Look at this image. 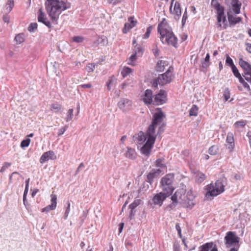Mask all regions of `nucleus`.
<instances>
[{"mask_svg": "<svg viewBox=\"0 0 251 251\" xmlns=\"http://www.w3.org/2000/svg\"><path fill=\"white\" fill-rule=\"evenodd\" d=\"M211 5L216 10L218 27L220 29H226L227 26V22L224 14V7L220 5L217 0H211Z\"/></svg>", "mask_w": 251, "mask_h": 251, "instance_id": "nucleus-4", "label": "nucleus"}, {"mask_svg": "<svg viewBox=\"0 0 251 251\" xmlns=\"http://www.w3.org/2000/svg\"><path fill=\"white\" fill-rule=\"evenodd\" d=\"M185 191L183 189H179L176 191L175 193L171 197L172 203L166 207V210L171 211L173 209L178 203H182L185 198Z\"/></svg>", "mask_w": 251, "mask_h": 251, "instance_id": "nucleus-8", "label": "nucleus"}, {"mask_svg": "<svg viewBox=\"0 0 251 251\" xmlns=\"http://www.w3.org/2000/svg\"><path fill=\"white\" fill-rule=\"evenodd\" d=\"M226 64L230 66L231 67L234 65L232 59L227 55H226Z\"/></svg>", "mask_w": 251, "mask_h": 251, "instance_id": "nucleus-50", "label": "nucleus"}, {"mask_svg": "<svg viewBox=\"0 0 251 251\" xmlns=\"http://www.w3.org/2000/svg\"><path fill=\"white\" fill-rule=\"evenodd\" d=\"M174 175L169 174L162 178L161 180V188L162 191L170 195L175 189L173 185Z\"/></svg>", "mask_w": 251, "mask_h": 251, "instance_id": "nucleus-5", "label": "nucleus"}, {"mask_svg": "<svg viewBox=\"0 0 251 251\" xmlns=\"http://www.w3.org/2000/svg\"><path fill=\"white\" fill-rule=\"evenodd\" d=\"M51 197V204L48 205L45 208H43L42 211L43 212L48 213L51 210L55 209L57 206V196L56 195L52 194L50 195Z\"/></svg>", "mask_w": 251, "mask_h": 251, "instance_id": "nucleus-14", "label": "nucleus"}, {"mask_svg": "<svg viewBox=\"0 0 251 251\" xmlns=\"http://www.w3.org/2000/svg\"><path fill=\"white\" fill-rule=\"evenodd\" d=\"M14 5V1L13 0H8L5 6V8L7 12H10L11 11Z\"/></svg>", "mask_w": 251, "mask_h": 251, "instance_id": "nucleus-34", "label": "nucleus"}, {"mask_svg": "<svg viewBox=\"0 0 251 251\" xmlns=\"http://www.w3.org/2000/svg\"><path fill=\"white\" fill-rule=\"evenodd\" d=\"M69 2L56 0L52 1H46L45 7L49 16L53 22L57 24L59 15L64 10L70 7Z\"/></svg>", "mask_w": 251, "mask_h": 251, "instance_id": "nucleus-2", "label": "nucleus"}, {"mask_svg": "<svg viewBox=\"0 0 251 251\" xmlns=\"http://www.w3.org/2000/svg\"><path fill=\"white\" fill-rule=\"evenodd\" d=\"M247 136L249 138V143H250V144L251 145V131H249L248 133H247Z\"/></svg>", "mask_w": 251, "mask_h": 251, "instance_id": "nucleus-64", "label": "nucleus"}, {"mask_svg": "<svg viewBox=\"0 0 251 251\" xmlns=\"http://www.w3.org/2000/svg\"><path fill=\"white\" fill-rule=\"evenodd\" d=\"M38 25L36 23H31L28 28V30L30 32H33L35 29H37Z\"/></svg>", "mask_w": 251, "mask_h": 251, "instance_id": "nucleus-47", "label": "nucleus"}, {"mask_svg": "<svg viewBox=\"0 0 251 251\" xmlns=\"http://www.w3.org/2000/svg\"><path fill=\"white\" fill-rule=\"evenodd\" d=\"M165 115L160 109H157L153 115L151 124L149 126L145 134L143 131H140L137 137L139 144H145L140 148L142 154L148 156L153 148L155 139L158 134H161L164 131L165 124L163 121Z\"/></svg>", "mask_w": 251, "mask_h": 251, "instance_id": "nucleus-1", "label": "nucleus"}, {"mask_svg": "<svg viewBox=\"0 0 251 251\" xmlns=\"http://www.w3.org/2000/svg\"><path fill=\"white\" fill-rule=\"evenodd\" d=\"M230 4L233 12L235 14H239L242 5L241 2L239 0H231Z\"/></svg>", "mask_w": 251, "mask_h": 251, "instance_id": "nucleus-18", "label": "nucleus"}, {"mask_svg": "<svg viewBox=\"0 0 251 251\" xmlns=\"http://www.w3.org/2000/svg\"><path fill=\"white\" fill-rule=\"evenodd\" d=\"M174 13L177 16H180L181 14L180 5L178 2H176L175 3Z\"/></svg>", "mask_w": 251, "mask_h": 251, "instance_id": "nucleus-30", "label": "nucleus"}, {"mask_svg": "<svg viewBox=\"0 0 251 251\" xmlns=\"http://www.w3.org/2000/svg\"><path fill=\"white\" fill-rule=\"evenodd\" d=\"M227 19L229 24L231 25H235L240 22L242 20L241 18L235 17L228 12L227 13Z\"/></svg>", "mask_w": 251, "mask_h": 251, "instance_id": "nucleus-23", "label": "nucleus"}, {"mask_svg": "<svg viewBox=\"0 0 251 251\" xmlns=\"http://www.w3.org/2000/svg\"><path fill=\"white\" fill-rule=\"evenodd\" d=\"M84 167V164L83 163H81L78 167H77L76 171H75V176L77 175L79 172H80V170L81 169V168H83Z\"/></svg>", "mask_w": 251, "mask_h": 251, "instance_id": "nucleus-59", "label": "nucleus"}, {"mask_svg": "<svg viewBox=\"0 0 251 251\" xmlns=\"http://www.w3.org/2000/svg\"><path fill=\"white\" fill-rule=\"evenodd\" d=\"M209 244H211L209 246V251H218V249L217 246L213 243V242H209Z\"/></svg>", "mask_w": 251, "mask_h": 251, "instance_id": "nucleus-52", "label": "nucleus"}, {"mask_svg": "<svg viewBox=\"0 0 251 251\" xmlns=\"http://www.w3.org/2000/svg\"><path fill=\"white\" fill-rule=\"evenodd\" d=\"M193 197L192 196H190V198H187V200H189L187 201V200L184 199L183 202H182V204H183L184 206H185L187 208H189L190 209H192V207L195 205V203L193 202V201L192 200H190V199H193Z\"/></svg>", "mask_w": 251, "mask_h": 251, "instance_id": "nucleus-26", "label": "nucleus"}, {"mask_svg": "<svg viewBox=\"0 0 251 251\" xmlns=\"http://www.w3.org/2000/svg\"><path fill=\"white\" fill-rule=\"evenodd\" d=\"M218 148L216 146H212L208 150V153L212 155L216 154Z\"/></svg>", "mask_w": 251, "mask_h": 251, "instance_id": "nucleus-38", "label": "nucleus"}, {"mask_svg": "<svg viewBox=\"0 0 251 251\" xmlns=\"http://www.w3.org/2000/svg\"><path fill=\"white\" fill-rule=\"evenodd\" d=\"M135 51H137V54H142L143 50H142V49L141 48V47L140 46H136L135 47Z\"/></svg>", "mask_w": 251, "mask_h": 251, "instance_id": "nucleus-57", "label": "nucleus"}, {"mask_svg": "<svg viewBox=\"0 0 251 251\" xmlns=\"http://www.w3.org/2000/svg\"><path fill=\"white\" fill-rule=\"evenodd\" d=\"M95 65L94 64H89L87 66V69L88 72H93L95 69Z\"/></svg>", "mask_w": 251, "mask_h": 251, "instance_id": "nucleus-54", "label": "nucleus"}, {"mask_svg": "<svg viewBox=\"0 0 251 251\" xmlns=\"http://www.w3.org/2000/svg\"><path fill=\"white\" fill-rule=\"evenodd\" d=\"M137 55V51H135L134 53L130 56L128 60L127 63L129 65H132V62L136 59V55Z\"/></svg>", "mask_w": 251, "mask_h": 251, "instance_id": "nucleus-45", "label": "nucleus"}, {"mask_svg": "<svg viewBox=\"0 0 251 251\" xmlns=\"http://www.w3.org/2000/svg\"><path fill=\"white\" fill-rule=\"evenodd\" d=\"M168 62L164 60H159L157 63L156 66V70L158 72H163L164 70L165 67L167 66Z\"/></svg>", "mask_w": 251, "mask_h": 251, "instance_id": "nucleus-24", "label": "nucleus"}, {"mask_svg": "<svg viewBox=\"0 0 251 251\" xmlns=\"http://www.w3.org/2000/svg\"><path fill=\"white\" fill-rule=\"evenodd\" d=\"M198 107L196 105H193L189 111L190 116H196L198 115Z\"/></svg>", "mask_w": 251, "mask_h": 251, "instance_id": "nucleus-35", "label": "nucleus"}, {"mask_svg": "<svg viewBox=\"0 0 251 251\" xmlns=\"http://www.w3.org/2000/svg\"><path fill=\"white\" fill-rule=\"evenodd\" d=\"M132 73V70L129 67H124L121 72L123 77H125Z\"/></svg>", "mask_w": 251, "mask_h": 251, "instance_id": "nucleus-32", "label": "nucleus"}, {"mask_svg": "<svg viewBox=\"0 0 251 251\" xmlns=\"http://www.w3.org/2000/svg\"><path fill=\"white\" fill-rule=\"evenodd\" d=\"M15 40L18 44H21L24 41L23 34H18L15 37Z\"/></svg>", "mask_w": 251, "mask_h": 251, "instance_id": "nucleus-46", "label": "nucleus"}, {"mask_svg": "<svg viewBox=\"0 0 251 251\" xmlns=\"http://www.w3.org/2000/svg\"><path fill=\"white\" fill-rule=\"evenodd\" d=\"M246 50L250 53H251V44L250 43H246Z\"/></svg>", "mask_w": 251, "mask_h": 251, "instance_id": "nucleus-60", "label": "nucleus"}, {"mask_svg": "<svg viewBox=\"0 0 251 251\" xmlns=\"http://www.w3.org/2000/svg\"><path fill=\"white\" fill-rule=\"evenodd\" d=\"M67 128H68V126H65L63 127H62L61 128H60L59 129L58 133H57L58 136H61L62 134H63L64 133V132L66 131V130H67Z\"/></svg>", "mask_w": 251, "mask_h": 251, "instance_id": "nucleus-51", "label": "nucleus"}, {"mask_svg": "<svg viewBox=\"0 0 251 251\" xmlns=\"http://www.w3.org/2000/svg\"><path fill=\"white\" fill-rule=\"evenodd\" d=\"M73 111H74V109L72 108L69 109L68 110L67 113L66 118H65L66 122H68L72 120V119L73 118Z\"/></svg>", "mask_w": 251, "mask_h": 251, "instance_id": "nucleus-39", "label": "nucleus"}, {"mask_svg": "<svg viewBox=\"0 0 251 251\" xmlns=\"http://www.w3.org/2000/svg\"><path fill=\"white\" fill-rule=\"evenodd\" d=\"M161 171L159 169H152L147 175L148 181L151 184L154 178L158 176L161 173Z\"/></svg>", "mask_w": 251, "mask_h": 251, "instance_id": "nucleus-20", "label": "nucleus"}, {"mask_svg": "<svg viewBox=\"0 0 251 251\" xmlns=\"http://www.w3.org/2000/svg\"><path fill=\"white\" fill-rule=\"evenodd\" d=\"M38 21L39 22L43 23L49 28H51V25L50 22L47 19L46 15L42 7L39 9L38 12Z\"/></svg>", "mask_w": 251, "mask_h": 251, "instance_id": "nucleus-13", "label": "nucleus"}, {"mask_svg": "<svg viewBox=\"0 0 251 251\" xmlns=\"http://www.w3.org/2000/svg\"><path fill=\"white\" fill-rule=\"evenodd\" d=\"M239 64L240 67L243 69V72L251 70V65L248 62L244 61L242 58H239Z\"/></svg>", "mask_w": 251, "mask_h": 251, "instance_id": "nucleus-22", "label": "nucleus"}, {"mask_svg": "<svg viewBox=\"0 0 251 251\" xmlns=\"http://www.w3.org/2000/svg\"><path fill=\"white\" fill-rule=\"evenodd\" d=\"M56 159V155L54 152L52 151H48L44 152L40 159V162L41 163H45L49 159L53 160Z\"/></svg>", "mask_w": 251, "mask_h": 251, "instance_id": "nucleus-15", "label": "nucleus"}, {"mask_svg": "<svg viewBox=\"0 0 251 251\" xmlns=\"http://www.w3.org/2000/svg\"><path fill=\"white\" fill-rule=\"evenodd\" d=\"M91 84L90 83L85 84L81 85V87L83 88H90L91 87Z\"/></svg>", "mask_w": 251, "mask_h": 251, "instance_id": "nucleus-63", "label": "nucleus"}, {"mask_svg": "<svg viewBox=\"0 0 251 251\" xmlns=\"http://www.w3.org/2000/svg\"><path fill=\"white\" fill-rule=\"evenodd\" d=\"M157 31L160 35V40L163 44H167L168 45L176 47L177 39L165 19L158 24Z\"/></svg>", "mask_w": 251, "mask_h": 251, "instance_id": "nucleus-3", "label": "nucleus"}, {"mask_svg": "<svg viewBox=\"0 0 251 251\" xmlns=\"http://www.w3.org/2000/svg\"><path fill=\"white\" fill-rule=\"evenodd\" d=\"M50 110L56 113H61L62 106L58 103L52 104L50 105Z\"/></svg>", "mask_w": 251, "mask_h": 251, "instance_id": "nucleus-27", "label": "nucleus"}, {"mask_svg": "<svg viewBox=\"0 0 251 251\" xmlns=\"http://www.w3.org/2000/svg\"><path fill=\"white\" fill-rule=\"evenodd\" d=\"M211 244H209V243H206L202 246H201L199 247V251H209V246Z\"/></svg>", "mask_w": 251, "mask_h": 251, "instance_id": "nucleus-42", "label": "nucleus"}, {"mask_svg": "<svg viewBox=\"0 0 251 251\" xmlns=\"http://www.w3.org/2000/svg\"><path fill=\"white\" fill-rule=\"evenodd\" d=\"M246 121H237L234 125L235 128L243 127L246 125Z\"/></svg>", "mask_w": 251, "mask_h": 251, "instance_id": "nucleus-41", "label": "nucleus"}, {"mask_svg": "<svg viewBox=\"0 0 251 251\" xmlns=\"http://www.w3.org/2000/svg\"><path fill=\"white\" fill-rule=\"evenodd\" d=\"M132 105L131 100L126 98H122L118 103L119 108L124 112L129 110Z\"/></svg>", "mask_w": 251, "mask_h": 251, "instance_id": "nucleus-11", "label": "nucleus"}, {"mask_svg": "<svg viewBox=\"0 0 251 251\" xmlns=\"http://www.w3.org/2000/svg\"><path fill=\"white\" fill-rule=\"evenodd\" d=\"M126 156L130 159H134L136 157L135 150L130 148H127V150L125 153Z\"/></svg>", "mask_w": 251, "mask_h": 251, "instance_id": "nucleus-25", "label": "nucleus"}, {"mask_svg": "<svg viewBox=\"0 0 251 251\" xmlns=\"http://www.w3.org/2000/svg\"><path fill=\"white\" fill-rule=\"evenodd\" d=\"M98 44H102V45H106L108 43V40L106 37L104 36H101L99 37L97 40Z\"/></svg>", "mask_w": 251, "mask_h": 251, "instance_id": "nucleus-31", "label": "nucleus"}, {"mask_svg": "<svg viewBox=\"0 0 251 251\" xmlns=\"http://www.w3.org/2000/svg\"><path fill=\"white\" fill-rule=\"evenodd\" d=\"M155 166L157 167L161 168H164L165 167L164 164V159L159 158L156 160Z\"/></svg>", "mask_w": 251, "mask_h": 251, "instance_id": "nucleus-40", "label": "nucleus"}, {"mask_svg": "<svg viewBox=\"0 0 251 251\" xmlns=\"http://www.w3.org/2000/svg\"><path fill=\"white\" fill-rule=\"evenodd\" d=\"M72 40L75 42L80 43H82L84 41V37L82 36H74L72 38Z\"/></svg>", "mask_w": 251, "mask_h": 251, "instance_id": "nucleus-48", "label": "nucleus"}, {"mask_svg": "<svg viewBox=\"0 0 251 251\" xmlns=\"http://www.w3.org/2000/svg\"><path fill=\"white\" fill-rule=\"evenodd\" d=\"M152 93L150 89L145 91L144 95L143 98L144 102L146 104H153V100L152 99Z\"/></svg>", "mask_w": 251, "mask_h": 251, "instance_id": "nucleus-17", "label": "nucleus"}, {"mask_svg": "<svg viewBox=\"0 0 251 251\" xmlns=\"http://www.w3.org/2000/svg\"><path fill=\"white\" fill-rule=\"evenodd\" d=\"M187 19V14L186 11H185L183 14V16L182 19V23L183 24L185 22Z\"/></svg>", "mask_w": 251, "mask_h": 251, "instance_id": "nucleus-61", "label": "nucleus"}, {"mask_svg": "<svg viewBox=\"0 0 251 251\" xmlns=\"http://www.w3.org/2000/svg\"><path fill=\"white\" fill-rule=\"evenodd\" d=\"M226 240V247H230L234 244L239 243V237L237 236L235 233L232 231H229L227 233L225 237Z\"/></svg>", "mask_w": 251, "mask_h": 251, "instance_id": "nucleus-10", "label": "nucleus"}, {"mask_svg": "<svg viewBox=\"0 0 251 251\" xmlns=\"http://www.w3.org/2000/svg\"><path fill=\"white\" fill-rule=\"evenodd\" d=\"M242 75L245 78L246 80L251 83V70L246 72H243Z\"/></svg>", "mask_w": 251, "mask_h": 251, "instance_id": "nucleus-36", "label": "nucleus"}, {"mask_svg": "<svg viewBox=\"0 0 251 251\" xmlns=\"http://www.w3.org/2000/svg\"><path fill=\"white\" fill-rule=\"evenodd\" d=\"M9 17L6 15H4L3 17V20L5 23H9Z\"/></svg>", "mask_w": 251, "mask_h": 251, "instance_id": "nucleus-62", "label": "nucleus"}, {"mask_svg": "<svg viewBox=\"0 0 251 251\" xmlns=\"http://www.w3.org/2000/svg\"><path fill=\"white\" fill-rule=\"evenodd\" d=\"M196 177V180L199 183L202 182L206 178L205 175L201 172L197 173Z\"/></svg>", "mask_w": 251, "mask_h": 251, "instance_id": "nucleus-33", "label": "nucleus"}, {"mask_svg": "<svg viewBox=\"0 0 251 251\" xmlns=\"http://www.w3.org/2000/svg\"><path fill=\"white\" fill-rule=\"evenodd\" d=\"M152 52L155 57H158L159 55V50L156 47L152 49Z\"/></svg>", "mask_w": 251, "mask_h": 251, "instance_id": "nucleus-55", "label": "nucleus"}, {"mask_svg": "<svg viewBox=\"0 0 251 251\" xmlns=\"http://www.w3.org/2000/svg\"><path fill=\"white\" fill-rule=\"evenodd\" d=\"M167 94L165 91L161 90L159 93L155 95L154 100L153 104L161 105L165 103L167 100Z\"/></svg>", "mask_w": 251, "mask_h": 251, "instance_id": "nucleus-12", "label": "nucleus"}, {"mask_svg": "<svg viewBox=\"0 0 251 251\" xmlns=\"http://www.w3.org/2000/svg\"><path fill=\"white\" fill-rule=\"evenodd\" d=\"M30 141L31 140L29 138H26L23 140L21 143V147L22 148L27 147L30 143Z\"/></svg>", "mask_w": 251, "mask_h": 251, "instance_id": "nucleus-43", "label": "nucleus"}, {"mask_svg": "<svg viewBox=\"0 0 251 251\" xmlns=\"http://www.w3.org/2000/svg\"><path fill=\"white\" fill-rule=\"evenodd\" d=\"M231 68L234 76L238 79L239 82L243 84L244 87L245 88L249 87V85L246 82H245L244 78L239 72V71L236 68V67L235 65H234L233 66H232Z\"/></svg>", "mask_w": 251, "mask_h": 251, "instance_id": "nucleus-16", "label": "nucleus"}, {"mask_svg": "<svg viewBox=\"0 0 251 251\" xmlns=\"http://www.w3.org/2000/svg\"><path fill=\"white\" fill-rule=\"evenodd\" d=\"M140 202L141 200L140 199L135 200L134 201L129 205V208L131 209V211H132L133 209L138 206L140 204Z\"/></svg>", "mask_w": 251, "mask_h": 251, "instance_id": "nucleus-37", "label": "nucleus"}, {"mask_svg": "<svg viewBox=\"0 0 251 251\" xmlns=\"http://www.w3.org/2000/svg\"><path fill=\"white\" fill-rule=\"evenodd\" d=\"M28 187H27V186H25V189L24 191V195H23V201H25L26 200V195L28 193Z\"/></svg>", "mask_w": 251, "mask_h": 251, "instance_id": "nucleus-56", "label": "nucleus"}, {"mask_svg": "<svg viewBox=\"0 0 251 251\" xmlns=\"http://www.w3.org/2000/svg\"><path fill=\"white\" fill-rule=\"evenodd\" d=\"M116 81V79L114 76H112L109 78L106 83V86L108 90H110L111 87L115 85Z\"/></svg>", "mask_w": 251, "mask_h": 251, "instance_id": "nucleus-28", "label": "nucleus"}, {"mask_svg": "<svg viewBox=\"0 0 251 251\" xmlns=\"http://www.w3.org/2000/svg\"><path fill=\"white\" fill-rule=\"evenodd\" d=\"M176 228L178 232V234H179V236L181 237V228L179 226V224L178 223L176 224Z\"/></svg>", "mask_w": 251, "mask_h": 251, "instance_id": "nucleus-58", "label": "nucleus"}, {"mask_svg": "<svg viewBox=\"0 0 251 251\" xmlns=\"http://www.w3.org/2000/svg\"><path fill=\"white\" fill-rule=\"evenodd\" d=\"M10 163L5 162L3 166L1 167L0 172H3L7 168L11 166Z\"/></svg>", "mask_w": 251, "mask_h": 251, "instance_id": "nucleus-53", "label": "nucleus"}, {"mask_svg": "<svg viewBox=\"0 0 251 251\" xmlns=\"http://www.w3.org/2000/svg\"><path fill=\"white\" fill-rule=\"evenodd\" d=\"M209 59H210V54H209V53H208L206 54V55L204 59L201 61L202 67L203 68H206L209 66V65L210 64Z\"/></svg>", "mask_w": 251, "mask_h": 251, "instance_id": "nucleus-29", "label": "nucleus"}, {"mask_svg": "<svg viewBox=\"0 0 251 251\" xmlns=\"http://www.w3.org/2000/svg\"><path fill=\"white\" fill-rule=\"evenodd\" d=\"M174 68L170 66L167 71L164 74H161L153 81V86L156 87L158 84L163 86L167 83H170L173 79L172 72Z\"/></svg>", "mask_w": 251, "mask_h": 251, "instance_id": "nucleus-6", "label": "nucleus"}, {"mask_svg": "<svg viewBox=\"0 0 251 251\" xmlns=\"http://www.w3.org/2000/svg\"><path fill=\"white\" fill-rule=\"evenodd\" d=\"M152 28L151 26H150L147 28L146 33L143 35V38L147 39L149 37Z\"/></svg>", "mask_w": 251, "mask_h": 251, "instance_id": "nucleus-49", "label": "nucleus"}, {"mask_svg": "<svg viewBox=\"0 0 251 251\" xmlns=\"http://www.w3.org/2000/svg\"><path fill=\"white\" fill-rule=\"evenodd\" d=\"M129 23H127L125 24L124 28L123 29V32L126 33L131 28L135 26L136 21H134L133 17H129L128 18Z\"/></svg>", "mask_w": 251, "mask_h": 251, "instance_id": "nucleus-21", "label": "nucleus"}, {"mask_svg": "<svg viewBox=\"0 0 251 251\" xmlns=\"http://www.w3.org/2000/svg\"><path fill=\"white\" fill-rule=\"evenodd\" d=\"M226 142L228 149L230 151H232L234 148V138L232 133H227Z\"/></svg>", "mask_w": 251, "mask_h": 251, "instance_id": "nucleus-19", "label": "nucleus"}, {"mask_svg": "<svg viewBox=\"0 0 251 251\" xmlns=\"http://www.w3.org/2000/svg\"><path fill=\"white\" fill-rule=\"evenodd\" d=\"M224 185L220 180L217 181L215 183H211L207 186V192L205 197H215L224 191Z\"/></svg>", "mask_w": 251, "mask_h": 251, "instance_id": "nucleus-7", "label": "nucleus"}, {"mask_svg": "<svg viewBox=\"0 0 251 251\" xmlns=\"http://www.w3.org/2000/svg\"><path fill=\"white\" fill-rule=\"evenodd\" d=\"M170 196V195L164 192L157 193L155 194L151 199V203L154 205L161 206L164 200Z\"/></svg>", "mask_w": 251, "mask_h": 251, "instance_id": "nucleus-9", "label": "nucleus"}, {"mask_svg": "<svg viewBox=\"0 0 251 251\" xmlns=\"http://www.w3.org/2000/svg\"><path fill=\"white\" fill-rule=\"evenodd\" d=\"M230 91L228 88L225 89L223 97L225 99V101H227L230 98Z\"/></svg>", "mask_w": 251, "mask_h": 251, "instance_id": "nucleus-44", "label": "nucleus"}]
</instances>
